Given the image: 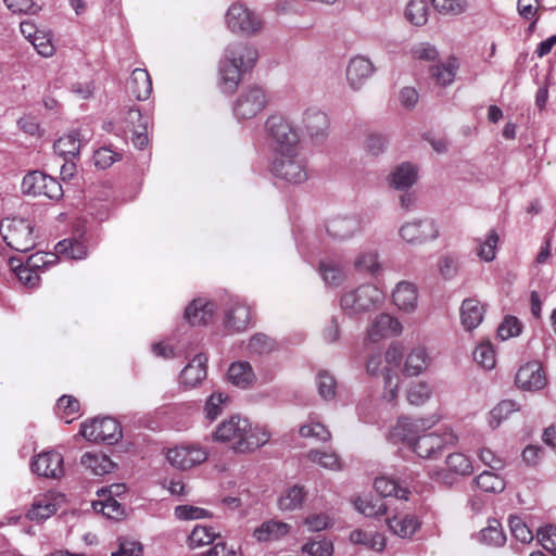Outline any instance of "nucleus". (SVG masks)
<instances>
[{
	"instance_id": "1",
	"label": "nucleus",
	"mask_w": 556,
	"mask_h": 556,
	"mask_svg": "<svg viewBox=\"0 0 556 556\" xmlns=\"http://www.w3.org/2000/svg\"><path fill=\"white\" fill-rule=\"evenodd\" d=\"M258 59L257 50L244 40L229 43L218 62L217 86L224 93H233L243 76L251 72Z\"/></svg>"
},
{
	"instance_id": "2",
	"label": "nucleus",
	"mask_w": 556,
	"mask_h": 556,
	"mask_svg": "<svg viewBox=\"0 0 556 556\" xmlns=\"http://www.w3.org/2000/svg\"><path fill=\"white\" fill-rule=\"evenodd\" d=\"M212 439L228 444L236 453H250L265 445L270 432L265 426L252 425L247 418L233 415L216 427Z\"/></svg>"
},
{
	"instance_id": "3",
	"label": "nucleus",
	"mask_w": 556,
	"mask_h": 556,
	"mask_svg": "<svg viewBox=\"0 0 556 556\" xmlns=\"http://www.w3.org/2000/svg\"><path fill=\"white\" fill-rule=\"evenodd\" d=\"M384 299V292L375 285H363L344 292L340 299V306L346 314L356 315L380 307Z\"/></svg>"
},
{
	"instance_id": "4",
	"label": "nucleus",
	"mask_w": 556,
	"mask_h": 556,
	"mask_svg": "<svg viewBox=\"0 0 556 556\" xmlns=\"http://www.w3.org/2000/svg\"><path fill=\"white\" fill-rule=\"evenodd\" d=\"M0 233L5 243L17 252H28L36 245L34 225L20 217H7L1 220Z\"/></svg>"
},
{
	"instance_id": "5",
	"label": "nucleus",
	"mask_w": 556,
	"mask_h": 556,
	"mask_svg": "<svg viewBox=\"0 0 556 556\" xmlns=\"http://www.w3.org/2000/svg\"><path fill=\"white\" fill-rule=\"evenodd\" d=\"M457 442L458 435L451 429L428 433L421 431L413 443L412 451L420 458L438 459L446 448L456 445Z\"/></svg>"
},
{
	"instance_id": "6",
	"label": "nucleus",
	"mask_w": 556,
	"mask_h": 556,
	"mask_svg": "<svg viewBox=\"0 0 556 556\" xmlns=\"http://www.w3.org/2000/svg\"><path fill=\"white\" fill-rule=\"evenodd\" d=\"M271 172L276 177L294 185L308 178L307 164L299 149L275 155Z\"/></svg>"
},
{
	"instance_id": "7",
	"label": "nucleus",
	"mask_w": 556,
	"mask_h": 556,
	"mask_svg": "<svg viewBox=\"0 0 556 556\" xmlns=\"http://www.w3.org/2000/svg\"><path fill=\"white\" fill-rule=\"evenodd\" d=\"M265 128L275 142V155L299 149V131L287 117L270 115Z\"/></svg>"
},
{
	"instance_id": "8",
	"label": "nucleus",
	"mask_w": 556,
	"mask_h": 556,
	"mask_svg": "<svg viewBox=\"0 0 556 556\" xmlns=\"http://www.w3.org/2000/svg\"><path fill=\"white\" fill-rule=\"evenodd\" d=\"M268 104L264 88L249 86L243 89L233 103V114L239 119H250L257 116Z\"/></svg>"
},
{
	"instance_id": "9",
	"label": "nucleus",
	"mask_w": 556,
	"mask_h": 556,
	"mask_svg": "<svg viewBox=\"0 0 556 556\" xmlns=\"http://www.w3.org/2000/svg\"><path fill=\"white\" fill-rule=\"evenodd\" d=\"M22 192L33 197L45 195L50 200H60L63 197L60 182L40 170H33L24 176Z\"/></svg>"
},
{
	"instance_id": "10",
	"label": "nucleus",
	"mask_w": 556,
	"mask_h": 556,
	"mask_svg": "<svg viewBox=\"0 0 556 556\" xmlns=\"http://www.w3.org/2000/svg\"><path fill=\"white\" fill-rule=\"evenodd\" d=\"M80 434L90 442L113 444L122 438V429L114 418H94L81 424Z\"/></svg>"
},
{
	"instance_id": "11",
	"label": "nucleus",
	"mask_w": 556,
	"mask_h": 556,
	"mask_svg": "<svg viewBox=\"0 0 556 556\" xmlns=\"http://www.w3.org/2000/svg\"><path fill=\"white\" fill-rule=\"evenodd\" d=\"M226 23L230 31L251 35L262 29V20L241 3H233L226 13Z\"/></svg>"
},
{
	"instance_id": "12",
	"label": "nucleus",
	"mask_w": 556,
	"mask_h": 556,
	"mask_svg": "<svg viewBox=\"0 0 556 556\" xmlns=\"http://www.w3.org/2000/svg\"><path fill=\"white\" fill-rule=\"evenodd\" d=\"M207 450L199 444L175 446L169 448L166 454L170 465L181 470L201 465L207 459Z\"/></svg>"
},
{
	"instance_id": "13",
	"label": "nucleus",
	"mask_w": 556,
	"mask_h": 556,
	"mask_svg": "<svg viewBox=\"0 0 556 556\" xmlns=\"http://www.w3.org/2000/svg\"><path fill=\"white\" fill-rule=\"evenodd\" d=\"M399 235L408 244H422L437 239L439 230L431 218H422L404 223Z\"/></svg>"
},
{
	"instance_id": "14",
	"label": "nucleus",
	"mask_w": 556,
	"mask_h": 556,
	"mask_svg": "<svg viewBox=\"0 0 556 556\" xmlns=\"http://www.w3.org/2000/svg\"><path fill=\"white\" fill-rule=\"evenodd\" d=\"M430 426L431 425H428V421L424 419L413 420L408 417H400L396 424L390 429L387 439L392 444H405L412 450L416 438Z\"/></svg>"
},
{
	"instance_id": "15",
	"label": "nucleus",
	"mask_w": 556,
	"mask_h": 556,
	"mask_svg": "<svg viewBox=\"0 0 556 556\" xmlns=\"http://www.w3.org/2000/svg\"><path fill=\"white\" fill-rule=\"evenodd\" d=\"M402 332L403 326L399 318L380 313L368 325L366 336L370 342L378 343L384 339L399 337Z\"/></svg>"
},
{
	"instance_id": "16",
	"label": "nucleus",
	"mask_w": 556,
	"mask_h": 556,
	"mask_svg": "<svg viewBox=\"0 0 556 556\" xmlns=\"http://www.w3.org/2000/svg\"><path fill=\"white\" fill-rule=\"evenodd\" d=\"M64 502L65 496L56 492H47L45 494L37 495L34 498L26 517L31 521L41 522L53 516Z\"/></svg>"
},
{
	"instance_id": "17",
	"label": "nucleus",
	"mask_w": 556,
	"mask_h": 556,
	"mask_svg": "<svg viewBox=\"0 0 556 556\" xmlns=\"http://www.w3.org/2000/svg\"><path fill=\"white\" fill-rule=\"evenodd\" d=\"M302 130L315 141H321L328 136L329 118L317 108H308L302 117Z\"/></svg>"
},
{
	"instance_id": "18",
	"label": "nucleus",
	"mask_w": 556,
	"mask_h": 556,
	"mask_svg": "<svg viewBox=\"0 0 556 556\" xmlns=\"http://www.w3.org/2000/svg\"><path fill=\"white\" fill-rule=\"evenodd\" d=\"M31 470L41 477L58 479L64 473L63 456L55 451H47L34 457Z\"/></svg>"
},
{
	"instance_id": "19",
	"label": "nucleus",
	"mask_w": 556,
	"mask_h": 556,
	"mask_svg": "<svg viewBox=\"0 0 556 556\" xmlns=\"http://www.w3.org/2000/svg\"><path fill=\"white\" fill-rule=\"evenodd\" d=\"M376 68L372 62L363 56L356 55L349 61L346 66V80L353 90H359L374 75Z\"/></svg>"
},
{
	"instance_id": "20",
	"label": "nucleus",
	"mask_w": 556,
	"mask_h": 556,
	"mask_svg": "<svg viewBox=\"0 0 556 556\" xmlns=\"http://www.w3.org/2000/svg\"><path fill=\"white\" fill-rule=\"evenodd\" d=\"M515 383L522 390L536 391L545 387L546 378L541 365L536 362H530L518 369Z\"/></svg>"
},
{
	"instance_id": "21",
	"label": "nucleus",
	"mask_w": 556,
	"mask_h": 556,
	"mask_svg": "<svg viewBox=\"0 0 556 556\" xmlns=\"http://www.w3.org/2000/svg\"><path fill=\"white\" fill-rule=\"evenodd\" d=\"M446 471L438 473V480L443 483H453L452 475L456 477L470 476L473 472L471 459L464 453H450L445 458Z\"/></svg>"
},
{
	"instance_id": "22",
	"label": "nucleus",
	"mask_w": 556,
	"mask_h": 556,
	"mask_svg": "<svg viewBox=\"0 0 556 556\" xmlns=\"http://www.w3.org/2000/svg\"><path fill=\"white\" fill-rule=\"evenodd\" d=\"M250 321V307L241 301H232L225 312V328L229 332H240L248 328Z\"/></svg>"
},
{
	"instance_id": "23",
	"label": "nucleus",
	"mask_w": 556,
	"mask_h": 556,
	"mask_svg": "<svg viewBox=\"0 0 556 556\" xmlns=\"http://www.w3.org/2000/svg\"><path fill=\"white\" fill-rule=\"evenodd\" d=\"M459 61L456 56H448L429 67L430 77L441 87L452 85L459 70Z\"/></svg>"
},
{
	"instance_id": "24",
	"label": "nucleus",
	"mask_w": 556,
	"mask_h": 556,
	"mask_svg": "<svg viewBox=\"0 0 556 556\" xmlns=\"http://www.w3.org/2000/svg\"><path fill=\"white\" fill-rule=\"evenodd\" d=\"M394 305L402 312L414 313L418 304V291L414 283L401 281L396 285L392 293Z\"/></svg>"
},
{
	"instance_id": "25",
	"label": "nucleus",
	"mask_w": 556,
	"mask_h": 556,
	"mask_svg": "<svg viewBox=\"0 0 556 556\" xmlns=\"http://www.w3.org/2000/svg\"><path fill=\"white\" fill-rule=\"evenodd\" d=\"M327 232L336 240H346L361 229V220L356 216H337L327 223Z\"/></svg>"
},
{
	"instance_id": "26",
	"label": "nucleus",
	"mask_w": 556,
	"mask_h": 556,
	"mask_svg": "<svg viewBox=\"0 0 556 556\" xmlns=\"http://www.w3.org/2000/svg\"><path fill=\"white\" fill-rule=\"evenodd\" d=\"M207 357L204 354L195 355L181 370L179 379L185 388H194L206 378Z\"/></svg>"
},
{
	"instance_id": "27",
	"label": "nucleus",
	"mask_w": 556,
	"mask_h": 556,
	"mask_svg": "<svg viewBox=\"0 0 556 556\" xmlns=\"http://www.w3.org/2000/svg\"><path fill=\"white\" fill-rule=\"evenodd\" d=\"M215 305L204 299L193 300L185 309V318L191 326L207 325L214 316Z\"/></svg>"
},
{
	"instance_id": "28",
	"label": "nucleus",
	"mask_w": 556,
	"mask_h": 556,
	"mask_svg": "<svg viewBox=\"0 0 556 556\" xmlns=\"http://www.w3.org/2000/svg\"><path fill=\"white\" fill-rule=\"evenodd\" d=\"M290 530L291 526L289 523L270 519L254 529L253 538L260 543L279 541L288 535Z\"/></svg>"
},
{
	"instance_id": "29",
	"label": "nucleus",
	"mask_w": 556,
	"mask_h": 556,
	"mask_svg": "<svg viewBox=\"0 0 556 556\" xmlns=\"http://www.w3.org/2000/svg\"><path fill=\"white\" fill-rule=\"evenodd\" d=\"M127 90L138 100L144 101L152 93V80L144 68H135L127 81Z\"/></svg>"
},
{
	"instance_id": "30",
	"label": "nucleus",
	"mask_w": 556,
	"mask_h": 556,
	"mask_svg": "<svg viewBox=\"0 0 556 556\" xmlns=\"http://www.w3.org/2000/svg\"><path fill=\"white\" fill-rule=\"evenodd\" d=\"M418 178V169L412 163H402L397 165L389 175V185L396 190H406L410 188Z\"/></svg>"
},
{
	"instance_id": "31",
	"label": "nucleus",
	"mask_w": 556,
	"mask_h": 556,
	"mask_svg": "<svg viewBox=\"0 0 556 556\" xmlns=\"http://www.w3.org/2000/svg\"><path fill=\"white\" fill-rule=\"evenodd\" d=\"M389 530L401 539H410L421 523L414 515H396L387 521Z\"/></svg>"
},
{
	"instance_id": "32",
	"label": "nucleus",
	"mask_w": 556,
	"mask_h": 556,
	"mask_svg": "<svg viewBox=\"0 0 556 556\" xmlns=\"http://www.w3.org/2000/svg\"><path fill=\"white\" fill-rule=\"evenodd\" d=\"M430 364L427 350L422 346L414 348L406 356L403 371L406 376L416 377L425 372Z\"/></svg>"
},
{
	"instance_id": "33",
	"label": "nucleus",
	"mask_w": 556,
	"mask_h": 556,
	"mask_svg": "<svg viewBox=\"0 0 556 556\" xmlns=\"http://www.w3.org/2000/svg\"><path fill=\"white\" fill-rule=\"evenodd\" d=\"M83 139L77 130H73L54 142V152L64 160L74 159L79 155Z\"/></svg>"
},
{
	"instance_id": "34",
	"label": "nucleus",
	"mask_w": 556,
	"mask_h": 556,
	"mask_svg": "<svg viewBox=\"0 0 556 556\" xmlns=\"http://www.w3.org/2000/svg\"><path fill=\"white\" fill-rule=\"evenodd\" d=\"M80 463L94 476L110 473L115 467V464L108 455L94 452H86L81 456Z\"/></svg>"
},
{
	"instance_id": "35",
	"label": "nucleus",
	"mask_w": 556,
	"mask_h": 556,
	"mask_svg": "<svg viewBox=\"0 0 556 556\" xmlns=\"http://www.w3.org/2000/svg\"><path fill=\"white\" fill-rule=\"evenodd\" d=\"M484 308L476 299H466L460 306L462 324L467 330L477 328L483 319Z\"/></svg>"
},
{
	"instance_id": "36",
	"label": "nucleus",
	"mask_w": 556,
	"mask_h": 556,
	"mask_svg": "<svg viewBox=\"0 0 556 556\" xmlns=\"http://www.w3.org/2000/svg\"><path fill=\"white\" fill-rule=\"evenodd\" d=\"M350 541L375 552H381L386 547L384 535L372 530L355 529L350 533Z\"/></svg>"
},
{
	"instance_id": "37",
	"label": "nucleus",
	"mask_w": 556,
	"mask_h": 556,
	"mask_svg": "<svg viewBox=\"0 0 556 556\" xmlns=\"http://www.w3.org/2000/svg\"><path fill=\"white\" fill-rule=\"evenodd\" d=\"M306 498L304 486L294 484L285 489L278 498V508L281 511H293L300 509Z\"/></svg>"
},
{
	"instance_id": "38",
	"label": "nucleus",
	"mask_w": 556,
	"mask_h": 556,
	"mask_svg": "<svg viewBox=\"0 0 556 556\" xmlns=\"http://www.w3.org/2000/svg\"><path fill=\"white\" fill-rule=\"evenodd\" d=\"M228 380L241 388L247 389L255 381V375L248 362H233L227 372Z\"/></svg>"
},
{
	"instance_id": "39",
	"label": "nucleus",
	"mask_w": 556,
	"mask_h": 556,
	"mask_svg": "<svg viewBox=\"0 0 556 556\" xmlns=\"http://www.w3.org/2000/svg\"><path fill=\"white\" fill-rule=\"evenodd\" d=\"M8 265L20 282L26 288L34 289L39 286L40 277L38 271L28 266L27 263L23 264L18 258L10 257Z\"/></svg>"
},
{
	"instance_id": "40",
	"label": "nucleus",
	"mask_w": 556,
	"mask_h": 556,
	"mask_svg": "<svg viewBox=\"0 0 556 556\" xmlns=\"http://www.w3.org/2000/svg\"><path fill=\"white\" fill-rule=\"evenodd\" d=\"M375 490L383 497L394 496L399 500H408L410 491L400 485L394 479L381 476L375 479Z\"/></svg>"
},
{
	"instance_id": "41",
	"label": "nucleus",
	"mask_w": 556,
	"mask_h": 556,
	"mask_svg": "<svg viewBox=\"0 0 556 556\" xmlns=\"http://www.w3.org/2000/svg\"><path fill=\"white\" fill-rule=\"evenodd\" d=\"M498 235L496 230H490L483 238H478L476 242V254L483 262H492L496 257Z\"/></svg>"
},
{
	"instance_id": "42",
	"label": "nucleus",
	"mask_w": 556,
	"mask_h": 556,
	"mask_svg": "<svg viewBox=\"0 0 556 556\" xmlns=\"http://www.w3.org/2000/svg\"><path fill=\"white\" fill-rule=\"evenodd\" d=\"M324 282L329 287H338L345 279V273L333 260H321L318 267Z\"/></svg>"
},
{
	"instance_id": "43",
	"label": "nucleus",
	"mask_w": 556,
	"mask_h": 556,
	"mask_svg": "<svg viewBox=\"0 0 556 556\" xmlns=\"http://www.w3.org/2000/svg\"><path fill=\"white\" fill-rule=\"evenodd\" d=\"M55 252L58 258L64 256L71 260H83L87 256V247L80 240L64 239L56 243Z\"/></svg>"
},
{
	"instance_id": "44",
	"label": "nucleus",
	"mask_w": 556,
	"mask_h": 556,
	"mask_svg": "<svg viewBox=\"0 0 556 556\" xmlns=\"http://www.w3.org/2000/svg\"><path fill=\"white\" fill-rule=\"evenodd\" d=\"M519 404L511 400H504L500 402L490 413L488 424L492 429L497 428L504 420H506L513 413L518 412Z\"/></svg>"
},
{
	"instance_id": "45",
	"label": "nucleus",
	"mask_w": 556,
	"mask_h": 556,
	"mask_svg": "<svg viewBox=\"0 0 556 556\" xmlns=\"http://www.w3.org/2000/svg\"><path fill=\"white\" fill-rule=\"evenodd\" d=\"M307 459L329 470H341L342 464L338 454L333 451L311 450Z\"/></svg>"
},
{
	"instance_id": "46",
	"label": "nucleus",
	"mask_w": 556,
	"mask_h": 556,
	"mask_svg": "<svg viewBox=\"0 0 556 556\" xmlns=\"http://www.w3.org/2000/svg\"><path fill=\"white\" fill-rule=\"evenodd\" d=\"M429 4L427 0H410L405 9V17L416 26H422L428 21Z\"/></svg>"
},
{
	"instance_id": "47",
	"label": "nucleus",
	"mask_w": 556,
	"mask_h": 556,
	"mask_svg": "<svg viewBox=\"0 0 556 556\" xmlns=\"http://www.w3.org/2000/svg\"><path fill=\"white\" fill-rule=\"evenodd\" d=\"M218 534L212 528L206 526H195L188 536V545L190 548L203 547L212 544Z\"/></svg>"
},
{
	"instance_id": "48",
	"label": "nucleus",
	"mask_w": 556,
	"mask_h": 556,
	"mask_svg": "<svg viewBox=\"0 0 556 556\" xmlns=\"http://www.w3.org/2000/svg\"><path fill=\"white\" fill-rule=\"evenodd\" d=\"M475 482L480 490L489 493H501L505 489L504 479L488 470L477 476Z\"/></svg>"
},
{
	"instance_id": "49",
	"label": "nucleus",
	"mask_w": 556,
	"mask_h": 556,
	"mask_svg": "<svg viewBox=\"0 0 556 556\" xmlns=\"http://www.w3.org/2000/svg\"><path fill=\"white\" fill-rule=\"evenodd\" d=\"M432 395V388L427 381L413 382L407 389V400L412 405H422Z\"/></svg>"
},
{
	"instance_id": "50",
	"label": "nucleus",
	"mask_w": 556,
	"mask_h": 556,
	"mask_svg": "<svg viewBox=\"0 0 556 556\" xmlns=\"http://www.w3.org/2000/svg\"><path fill=\"white\" fill-rule=\"evenodd\" d=\"M480 541L490 546H502L506 536L497 520H492L489 526L480 531Z\"/></svg>"
},
{
	"instance_id": "51",
	"label": "nucleus",
	"mask_w": 556,
	"mask_h": 556,
	"mask_svg": "<svg viewBox=\"0 0 556 556\" xmlns=\"http://www.w3.org/2000/svg\"><path fill=\"white\" fill-rule=\"evenodd\" d=\"M302 438H313L320 442H327L331 439L329 429L319 421L309 420L299 429Z\"/></svg>"
},
{
	"instance_id": "52",
	"label": "nucleus",
	"mask_w": 556,
	"mask_h": 556,
	"mask_svg": "<svg viewBox=\"0 0 556 556\" xmlns=\"http://www.w3.org/2000/svg\"><path fill=\"white\" fill-rule=\"evenodd\" d=\"M94 511H101L110 519L118 520L124 515L123 506L114 497H103L92 503Z\"/></svg>"
},
{
	"instance_id": "53",
	"label": "nucleus",
	"mask_w": 556,
	"mask_h": 556,
	"mask_svg": "<svg viewBox=\"0 0 556 556\" xmlns=\"http://www.w3.org/2000/svg\"><path fill=\"white\" fill-rule=\"evenodd\" d=\"M473 359L477 364H479L482 368L486 370H491L495 367L496 357L495 351L491 343L483 342L477 345L473 351Z\"/></svg>"
},
{
	"instance_id": "54",
	"label": "nucleus",
	"mask_w": 556,
	"mask_h": 556,
	"mask_svg": "<svg viewBox=\"0 0 556 556\" xmlns=\"http://www.w3.org/2000/svg\"><path fill=\"white\" fill-rule=\"evenodd\" d=\"M227 401L228 396L223 392L212 393L204 405L205 418L210 421L215 420L223 413Z\"/></svg>"
},
{
	"instance_id": "55",
	"label": "nucleus",
	"mask_w": 556,
	"mask_h": 556,
	"mask_svg": "<svg viewBox=\"0 0 556 556\" xmlns=\"http://www.w3.org/2000/svg\"><path fill=\"white\" fill-rule=\"evenodd\" d=\"M355 508L367 517L382 515L387 511V506L381 500H370L367 497H358L355 503Z\"/></svg>"
},
{
	"instance_id": "56",
	"label": "nucleus",
	"mask_w": 556,
	"mask_h": 556,
	"mask_svg": "<svg viewBox=\"0 0 556 556\" xmlns=\"http://www.w3.org/2000/svg\"><path fill=\"white\" fill-rule=\"evenodd\" d=\"M56 407L60 412L61 419H63L65 424H71L79 410V403L72 396L63 395L58 400Z\"/></svg>"
},
{
	"instance_id": "57",
	"label": "nucleus",
	"mask_w": 556,
	"mask_h": 556,
	"mask_svg": "<svg viewBox=\"0 0 556 556\" xmlns=\"http://www.w3.org/2000/svg\"><path fill=\"white\" fill-rule=\"evenodd\" d=\"M509 528L513 536L521 543H530L533 540V533L519 516H510Z\"/></svg>"
},
{
	"instance_id": "58",
	"label": "nucleus",
	"mask_w": 556,
	"mask_h": 556,
	"mask_svg": "<svg viewBox=\"0 0 556 556\" xmlns=\"http://www.w3.org/2000/svg\"><path fill=\"white\" fill-rule=\"evenodd\" d=\"M275 349V341L267 337L264 333L254 334L248 344V350L250 353L254 354H266L271 352Z\"/></svg>"
},
{
	"instance_id": "59",
	"label": "nucleus",
	"mask_w": 556,
	"mask_h": 556,
	"mask_svg": "<svg viewBox=\"0 0 556 556\" xmlns=\"http://www.w3.org/2000/svg\"><path fill=\"white\" fill-rule=\"evenodd\" d=\"M316 384L318 393L324 400L329 401L334 397L337 383L331 375L326 371H320L317 375Z\"/></svg>"
},
{
	"instance_id": "60",
	"label": "nucleus",
	"mask_w": 556,
	"mask_h": 556,
	"mask_svg": "<svg viewBox=\"0 0 556 556\" xmlns=\"http://www.w3.org/2000/svg\"><path fill=\"white\" fill-rule=\"evenodd\" d=\"M382 378L384 383V390L382 397L387 402H393L396 400L399 394V377L396 374H391V369L384 368L382 370Z\"/></svg>"
},
{
	"instance_id": "61",
	"label": "nucleus",
	"mask_w": 556,
	"mask_h": 556,
	"mask_svg": "<svg viewBox=\"0 0 556 556\" xmlns=\"http://www.w3.org/2000/svg\"><path fill=\"white\" fill-rule=\"evenodd\" d=\"M303 523L309 532H319L330 528L332 526V519L326 513H316L308 515Z\"/></svg>"
},
{
	"instance_id": "62",
	"label": "nucleus",
	"mask_w": 556,
	"mask_h": 556,
	"mask_svg": "<svg viewBox=\"0 0 556 556\" xmlns=\"http://www.w3.org/2000/svg\"><path fill=\"white\" fill-rule=\"evenodd\" d=\"M302 553L309 556H332L333 544L327 540L311 541L302 546Z\"/></svg>"
},
{
	"instance_id": "63",
	"label": "nucleus",
	"mask_w": 556,
	"mask_h": 556,
	"mask_svg": "<svg viewBox=\"0 0 556 556\" xmlns=\"http://www.w3.org/2000/svg\"><path fill=\"white\" fill-rule=\"evenodd\" d=\"M521 332V324L518 318L507 316L497 328V336L501 340L517 337Z\"/></svg>"
},
{
	"instance_id": "64",
	"label": "nucleus",
	"mask_w": 556,
	"mask_h": 556,
	"mask_svg": "<svg viewBox=\"0 0 556 556\" xmlns=\"http://www.w3.org/2000/svg\"><path fill=\"white\" fill-rule=\"evenodd\" d=\"M538 540L548 552L556 554V527L545 526L538 531Z\"/></svg>"
}]
</instances>
